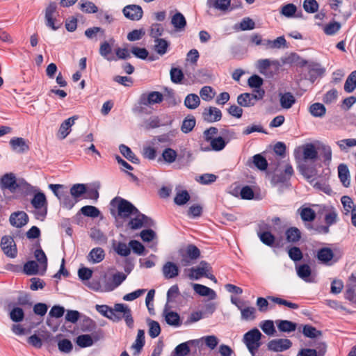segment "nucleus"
<instances>
[{"label":"nucleus","instance_id":"423d86ee","mask_svg":"<svg viewBox=\"0 0 356 356\" xmlns=\"http://www.w3.org/2000/svg\"><path fill=\"white\" fill-rule=\"evenodd\" d=\"M57 15L58 12L56 3H49L45 9V24L48 27L51 28L54 31L57 30L60 26V24H57Z\"/></svg>","mask_w":356,"mask_h":356},{"label":"nucleus","instance_id":"5701e85b","mask_svg":"<svg viewBox=\"0 0 356 356\" xmlns=\"http://www.w3.org/2000/svg\"><path fill=\"white\" fill-rule=\"evenodd\" d=\"M192 286L194 291L201 296H207L210 300H214L216 298V292L213 289L204 285L200 284H192Z\"/></svg>","mask_w":356,"mask_h":356},{"label":"nucleus","instance_id":"4d7b16f0","mask_svg":"<svg viewBox=\"0 0 356 356\" xmlns=\"http://www.w3.org/2000/svg\"><path fill=\"white\" fill-rule=\"evenodd\" d=\"M258 236L261 241L266 245L273 246L275 238L270 232H259Z\"/></svg>","mask_w":356,"mask_h":356},{"label":"nucleus","instance_id":"393cba45","mask_svg":"<svg viewBox=\"0 0 356 356\" xmlns=\"http://www.w3.org/2000/svg\"><path fill=\"white\" fill-rule=\"evenodd\" d=\"M334 257L332 250L329 248H323L317 252V259L323 264L330 265Z\"/></svg>","mask_w":356,"mask_h":356},{"label":"nucleus","instance_id":"6e6d98bb","mask_svg":"<svg viewBox=\"0 0 356 356\" xmlns=\"http://www.w3.org/2000/svg\"><path fill=\"white\" fill-rule=\"evenodd\" d=\"M200 95L204 101L209 102L213 99L216 92L211 86H206L201 88Z\"/></svg>","mask_w":356,"mask_h":356},{"label":"nucleus","instance_id":"0eeeda50","mask_svg":"<svg viewBox=\"0 0 356 356\" xmlns=\"http://www.w3.org/2000/svg\"><path fill=\"white\" fill-rule=\"evenodd\" d=\"M1 247L6 256L10 258H15L17 256V250L12 236H3L1 240Z\"/></svg>","mask_w":356,"mask_h":356},{"label":"nucleus","instance_id":"473e14b6","mask_svg":"<svg viewBox=\"0 0 356 356\" xmlns=\"http://www.w3.org/2000/svg\"><path fill=\"white\" fill-rule=\"evenodd\" d=\"M231 0H208V5L211 8L225 12L230 6Z\"/></svg>","mask_w":356,"mask_h":356},{"label":"nucleus","instance_id":"b1692460","mask_svg":"<svg viewBox=\"0 0 356 356\" xmlns=\"http://www.w3.org/2000/svg\"><path fill=\"white\" fill-rule=\"evenodd\" d=\"M8 308L10 310V318L13 322L19 323L23 321L24 318V312L22 308L14 306L11 302L8 305Z\"/></svg>","mask_w":356,"mask_h":356},{"label":"nucleus","instance_id":"f3484780","mask_svg":"<svg viewBox=\"0 0 356 356\" xmlns=\"http://www.w3.org/2000/svg\"><path fill=\"white\" fill-rule=\"evenodd\" d=\"M302 156L305 161L314 162L318 158V152L312 143H307L302 147Z\"/></svg>","mask_w":356,"mask_h":356},{"label":"nucleus","instance_id":"58836bf2","mask_svg":"<svg viewBox=\"0 0 356 356\" xmlns=\"http://www.w3.org/2000/svg\"><path fill=\"white\" fill-rule=\"evenodd\" d=\"M75 341L80 348L90 347L94 344L92 336L87 334L78 336Z\"/></svg>","mask_w":356,"mask_h":356},{"label":"nucleus","instance_id":"e433bc0d","mask_svg":"<svg viewBox=\"0 0 356 356\" xmlns=\"http://www.w3.org/2000/svg\"><path fill=\"white\" fill-rule=\"evenodd\" d=\"M1 184L3 188L9 189L12 192L15 191L17 187L15 177L12 175H5L1 179Z\"/></svg>","mask_w":356,"mask_h":356},{"label":"nucleus","instance_id":"7c9ffc66","mask_svg":"<svg viewBox=\"0 0 356 356\" xmlns=\"http://www.w3.org/2000/svg\"><path fill=\"white\" fill-rule=\"evenodd\" d=\"M325 211V222L328 226L337 222L338 219V214L336 209L332 207H324Z\"/></svg>","mask_w":356,"mask_h":356},{"label":"nucleus","instance_id":"9b49d317","mask_svg":"<svg viewBox=\"0 0 356 356\" xmlns=\"http://www.w3.org/2000/svg\"><path fill=\"white\" fill-rule=\"evenodd\" d=\"M199 344L200 340H189L181 343L175 347L170 356H187L190 353V346Z\"/></svg>","mask_w":356,"mask_h":356},{"label":"nucleus","instance_id":"a878e982","mask_svg":"<svg viewBox=\"0 0 356 356\" xmlns=\"http://www.w3.org/2000/svg\"><path fill=\"white\" fill-rule=\"evenodd\" d=\"M338 176L345 187H348L350 184V175L348 166L341 163L338 166Z\"/></svg>","mask_w":356,"mask_h":356},{"label":"nucleus","instance_id":"3c124183","mask_svg":"<svg viewBox=\"0 0 356 356\" xmlns=\"http://www.w3.org/2000/svg\"><path fill=\"white\" fill-rule=\"evenodd\" d=\"M147 325L149 327L148 333L152 338L158 337L161 332V327L157 321L148 320Z\"/></svg>","mask_w":356,"mask_h":356},{"label":"nucleus","instance_id":"2eb2a0df","mask_svg":"<svg viewBox=\"0 0 356 356\" xmlns=\"http://www.w3.org/2000/svg\"><path fill=\"white\" fill-rule=\"evenodd\" d=\"M163 99V95L157 91H153L147 94L143 95L140 98V103L145 106H150L161 102Z\"/></svg>","mask_w":356,"mask_h":356},{"label":"nucleus","instance_id":"4468645a","mask_svg":"<svg viewBox=\"0 0 356 356\" xmlns=\"http://www.w3.org/2000/svg\"><path fill=\"white\" fill-rule=\"evenodd\" d=\"M202 118L204 120L208 122H218L221 120L222 112L216 107L209 106L204 108L202 113Z\"/></svg>","mask_w":356,"mask_h":356},{"label":"nucleus","instance_id":"bb28decb","mask_svg":"<svg viewBox=\"0 0 356 356\" xmlns=\"http://www.w3.org/2000/svg\"><path fill=\"white\" fill-rule=\"evenodd\" d=\"M104 257V250L101 248H95L89 252L88 260L92 264H97L103 261Z\"/></svg>","mask_w":356,"mask_h":356},{"label":"nucleus","instance_id":"69168bd1","mask_svg":"<svg viewBox=\"0 0 356 356\" xmlns=\"http://www.w3.org/2000/svg\"><path fill=\"white\" fill-rule=\"evenodd\" d=\"M302 6L308 13H314L318 10V3L316 0H305Z\"/></svg>","mask_w":356,"mask_h":356},{"label":"nucleus","instance_id":"20e7f679","mask_svg":"<svg viewBox=\"0 0 356 356\" xmlns=\"http://www.w3.org/2000/svg\"><path fill=\"white\" fill-rule=\"evenodd\" d=\"M261 337L262 334L257 328L252 329L243 335V342L252 356H255L257 350L260 347Z\"/></svg>","mask_w":356,"mask_h":356},{"label":"nucleus","instance_id":"39448f33","mask_svg":"<svg viewBox=\"0 0 356 356\" xmlns=\"http://www.w3.org/2000/svg\"><path fill=\"white\" fill-rule=\"evenodd\" d=\"M265 94L263 89L254 90V93L245 92L237 97V103L243 107H250L255 104L257 100L261 99Z\"/></svg>","mask_w":356,"mask_h":356},{"label":"nucleus","instance_id":"680f3d73","mask_svg":"<svg viewBox=\"0 0 356 356\" xmlns=\"http://www.w3.org/2000/svg\"><path fill=\"white\" fill-rule=\"evenodd\" d=\"M252 162L254 165L261 170H264L267 168L268 162L266 159L261 154H256L252 157Z\"/></svg>","mask_w":356,"mask_h":356},{"label":"nucleus","instance_id":"6e6552de","mask_svg":"<svg viewBox=\"0 0 356 356\" xmlns=\"http://www.w3.org/2000/svg\"><path fill=\"white\" fill-rule=\"evenodd\" d=\"M122 13L124 17L132 21H138L143 17V10L141 6L130 4L124 7Z\"/></svg>","mask_w":356,"mask_h":356},{"label":"nucleus","instance_id":"e2e57ef3","mask_svg":"<svg viewBox=\"0 0 356 356\" xmlns=\"http://www.w3.org/2000/svg\"><path fill=\"white\" fill-rule=\"evenodd\" d=\"M297 7L296 5L293 3H288L282 7L280 13L286 17H292L294 16Z\"/></svg>","mask_w":356,"mask_h":356},{"label":"nucleus","instance_id":"49530a36","mask_svg":"<svg viewBox=\"0 0 356 356\" xmlns=\"http://www.w3.org/2000/svg\"><path fill=\"white\" fill-rule=\"evenodd\" d=\"M298 211L300 212L301 219L303 221L311 222L313 221L316 218V213L311 208H301Z\"/></svg>","mask_w":356,"mask_h":356},{"label":"nucleus","instance_id":"13d9d810","mask_svg":"<svg viewBox=\"0 0 356 356\" xmlns=\"http://www.w3.org/2000/svg\"><path fill=\"white\" fill-rule=\"evenodd\" d=\"M177 156V152L172 148H166L162 153V157L163 160L168 163H172L175 162Z\"/></svg>","mask_w":356,"mask_h":356},{"label":"nucleus","instance_id":"ea45409f","mask_svg":"<svg viewBox=\"0 0 356 356\" xmlns=\"http://www.w3.org/2000/svg\"><path fill=\"white\" fill-rule=\"evenodd\" d=\"M86 193V186L83 184H75L70 188V194L75 199V202Z\"/></svg>","mask_w":356,"mask_h":356},{"label":"nucleus","instance_id":"f8f14e48","mask_svg":"<svg viewBox=\"0 0 356 356\" xmlns=\"http://www.w3.org/2000/svg\"><path fill=\"white\" fill-rule=\"evenodd\" d=\"M77 119L78 117L76 115H74L64 120L59 127L57 133V137L60 140L65 139L70 133L71 127L75 124V121Z\"/></svg>","mask_w":356,"mask_h":356},{"label":"nucleus","instance_id":"f704fd0d","mask_svg":"<svg viewBox=\"0 0 356 356\" xmlns=\"http://www.w3.org/2000/svg\"><path fill=\"white\" fill-rule=\"evenodd\" d=\"M309 111L315 118H323L326 113V108L323 104L314 103L309 106Z\"/></svg>","mask_w":356,"mask_h":356},{"label":"nucleus","instance_id":"4c0bfd02","mask_svg":"<svg viewBox=\"0 0 356 356\" xmlns=\"http://www.w3.org/2000/svg\"><path fill=\"white\" fill-rule=\"evenodd\" d=\"M145 344V331L138 330L136 339L132 344L131 348L136 350V354H138Z\"/></svg>","mask_w":356,"mask_h":356},{"label":"nucleus","instance_id":"1a4fd4ad","mask_svg":"<svg viewBox=\"0 0 356 356\" xmlns=\"http://www.w3.org/2000/svg\"><path fill=\"white\" fill-rule=\"evenodd\" d=\"M292 346V342L288 339H276L270 340L267 343V348L269 350L273 352H283L289 349Z\"/></svg>","mask_w":356,"mask_h":356},{"label":"nucleus","instance_id":"864d4df0","mask_svg":"<svg viewBox=\"0 0 356 356\" xmlns=\"http://www.w3.org/2000/svg\"><path fill=\"white\" fill-rule=\"evenodd\" d=\"M260 327L268 336L274 335L276 332L273 321L270 320L262 321L260 324Z\"/></svg>","mask_w":356,"mask_h":356},{"label":"nucleus","instance_id":"6ab92c4d","mask_svg":"<svg viewBox=\"0 0 356 356\" xmlns=\"http://www.w3.org/2000/svg\"><path fill=\"white\" fill-rule=\"evenodd\" d=\"M297 275L300 278L307 282H314V277L312 275V270L308 264H302L296 266Z\"/></svg>","mask_w":356,"mask_h":356},{"label":"nucleus","instance_id":"a211bd4d","mask_svg":"<svg viewBox=\"0 0 356 356\" xmlns=\"http://www.w3.org/2000/svg\"><path fill=\"white\" fill-rule=\"evenodd\" d=\"M243 321H253L256 318L257 310L255 307L248 305V302H244L241 307H238Z\"/></svg>","mask_w":356,"mask_h":356},{"label":"nucleus","instance_id":"603ef678","mask_svg":"<svg viewBox=\"0 0 356 356\" xmlns=\"http://www.w3.org/2000/svg\"><path fill=\"white\" fill-rule=\"evenodd\" d=\"M184 253H186L191 259L193 261L197 259L200 256V250L194 245H188L184 249H181Z\"/></svg>","mask_w":356,"mask_h":356},{"label":"nucleus","instance_id":"5fc2aeb1","mask_svg":"<svg viewBox=\"0 0 356 356\" xmlns=\"http://www.w3.org/2000/svg\"><path fill=\"white\" fill-rule=\"evenodd\" d=\"M302 333L309 338H318L322 335V332L320 330L309 325H306L303 327Z\"/></svg>","mask_w":356,"mask_h":356},{"label":"nucleus","instance_id":"c756f323","mask_svg":"<svg viewBox=\"0 0 356 356\" xmlns=\"http://www.w3.org/2000/svg\"><path fill=\"white\" fill-rule=\"evenodd\" d=\"M275 323L278 330L283 332L295 331L297 327L296 323L287 320H277Z\"/></svg>","mask_w":356,"mask_h":356},{"label":"nucleus","instance_id":"cd10ccee","mask_svg":"<svg viewBox=\"0 0 356 356\" xmlns=\"http://www.w3.org/2000/svg\"><path fill=\"white\" fill-rule=\"evenodd\" d=\"M307 67L309 79L312 82H314L317 77L322 76L325 72L321 65L316 63H309Z\"/></svg>","mask_w":356,"mask_h":356},{"label":"nucleus","instance_id":"4be33fe9","mask_svg":"<svg viewBox=\"0 0 356 356\" xmlns=\"http://www.w3.org/2000/svg\"><path fill=\"white\" fill-rule=\"evenodd\" d=\"M171 24L177 32H181L185 30L186 26V20L185 17L179 12L176 13L171 18Z\"/></svg>","mask_w":356,"mask_h":356},{"label":"nucleus","instance_id":"338daca9","mask_svg":"<svg viewBox=\"0 0 356 356\" xmlns=\"http://www.w3.org/2000/svg\"><path fill=\"white\" fill-rule=\"evenodd\" d=\"M81 213L85 216L97 218L99 215V211L93 206H84L81 209Z\"/></svg>","mask_w":356,"mask_h":356},{"label":"nucleus","instance_id":"2f4dec72","mask_svg":"<svg viewBox=\"0 0 356 356\" xmlns=\"http://www.w3.org/2000/svg\"><path fill=\"white\" fill-rule=\"evenodd\" d=\"M170 42L163 38L154 40V49L160 56H163L168 51Z\"/></svg>","mask_w":356,"mask_h":356},{"label":"nucleus","instance_id":"0e129e2a","mask_svg":"<svg viewBox=\"0 0 356 356\" xmlns=\"http://www.w3.org/2000/svg\"><path fill=\"white\" fill-rule=\"evenodd\" d=\"M171 81L175 83H179L184 79V74L181 69L172 67L170 72Z\"/></svg>","mask_w":356,"mask_h":356},{"label":"nucleus","instance_id":"79ce46f5","mask_svg":"<svg viewBox=\"0 0 356 356\" xmlns=\"http://www.w3.org/2000/svg\"><path fill=\"white\" fill-rule=\"evenodd\" d=\"M177 190V193L174 202L177 205H184L190 200V195L186 190Z\"/></svg>","mask_w":356,"mask_h":356},{"label":"nucleus","instance_id":"de8ad7c7","mask_svg":"<svg viewBox=\"0 0 356 356\" xmlns=\"http://www.w3.org/2000/svg\"><path fill=\"white\" fill-rule=\"evenodd\" d=\"M96 328V323L91 318L83 316L81 322V329L83 332H89L93 331Z\"/></svg>","mask_w":356,"mask_h":356},{"label":"nucleus","instance_id":"c03bdc74","mask_svg":"<svg viewBox=\"0 0 356 356\" xmlns=\"http://www.w3.org/2000/svg\"><path fill=\"white\" fill-rule=\"evenodd\" d=\"M120 153L129 161L134 163H138L139 159L134 154L131 149L125 145H120L119 147Z\"/></svg>","mask_w":356,"mask_h":356},{"label":"nucleus","instance_id":"f257e3e1","mask_svg":"<svg viewBox=\"0 0 356 356\" xmlns=\"http://www.w3.org/2000/svg\"><path fill=\"white\" fill-rule=\"evenodd\" d=\"M110 204L111 213L114 216L116 211L118 216L122 218H127L138 213V210L131 202L120 197L113 199Z\"/></svg>","mask_w":356,"mask_h":356},{"label":"nucleus","instance_id":"aec40b11","mask_svg":"<svg viewBox=\"0 0 356 356\" xmlns=\"http://www.w3.org/2000/svg\"><path fill=\"white\" fill-rule=\"evenodd\" d=\"M28 216L24 211H18L12 213L10 216V224L16 227H22L28 222Z\"/></svg>","mask_w":356,"mask_h":356},{"label":"nucleus","instance_id":"412c9836","mask_svg":"<svg viewBox=\"0 0 356 356\" xmlns=\"http://www.w3.org/2000/svg\"><path fill=\"white\" fill-rule=\"evenodd\" d=\"M179 272L178 266L171 261L166 262L162 268L163 275L166 279H173L179 275Z\"/></svg>","mask_w":356,"mask_h":356},{"label":"nucleus","instance_id":"7ed1b4c3","mask_svg":"<svg viewBox=\"0 0 356 356\" xmlns=\"http://www.w3.org/2000/svg\"><path fill=\"white\" fill-rule=\"evenodd\" d=\"M114 322H118L124 318L128 327H132L134 320L130 308L124 304H115L108 318Z\"/></svg>","mask_w":356,"mask_h":356},{"label":"nucleus","instance_id":"09e8293b","mask_svg":"<svg viewBox=\"0 0 356 356\" xmlns=\"http://www.w3.org/2000/svg\"><path fill=\"white\" fill-rule=\"evenodd\" d=\"M80 9L86 13H95L98 11V8L95 6V4L89 1H83L81 0L79 2Z\"/></svg>","mask_w":356,"mask_h":356},{"label":"nucleus","instance_id":"9d476101","mask_svg":"<svg viewBox=\"0 0 356 356\" xmlns=\"http://www.w3.org/2000/svg\"><path fill=\"white\" fill-rule=\"evenodd\" d=\"M134 216V217L129 222V225L132 229H137L143 226L150 227L154 225L152 219L140 213L139 211Z\"/></svg>","mask_w":356,"mask_h":356},{"label":"nucleus","instance_id":"8fccbe9b","mask_svg":"<svg viewBox=\"0 0 356 356\" xmlns=\"http://www.w3.org/2000/svg\"><path fill=\"white\" fill-rule=\"evenodd\" d=\"M198 340H200V343L204 342L211 350L215 349L219 343V339L214 335L205 336Z\"/></svg>","mask_w":356,"mask_h":356},{"label":"nucleus","instance_id":"37998d69","mask_svg":"<svg viewBox=\"0 0 356 356\" xmlns=\"http://www.w3.org/2000/svg\"><path fill=\"white\" fill-rule=\"evenodd\" d=\"M200 104V99L198 95L195 94L188 95L184 99V105L189 109H195Z\"/></svg>","mask_w":356,"mask_h":356},{"label":"nucleus","instance_id":"72a5a7b5","mask_svg":"<svg viewBox=\"0 0 356 356\" xmlns=\"http://www.w3.org/2000/svg\"><path fill=\"white\" fill-rule=\"evenodd\" d=\"M286 241L289 243H297L301 238V232L296 227H291L286 230Z\"/></svg>","mask_w":356,"mask_h":356},{"label":"nucleus","instance_id":"a18cd8bd","mask_svg":"<svg viewBox=\"0 0 356 356\" xmlns=\"http://www.w3.org/2000/svg\"><path fill=\"white\" fill-rule=\"evenodd\" d=\"M356 88V70L352 72L348 76L345 84L344 90L347 92H352Z\"/></svg>","mask_w":356,"mask_h":356},{"label":"nucleus","instance_id":"052dcab7","mask_svg":"<svg viewBox=\"0 0 356 356\" xmlns=\"http://www.w3.org/2000/svg\"><path fill=\"white\" fill-rule=\"evenodd\" d=\"M90 236L97 243H105L107 240L106 236L98 229H92Z\"/></svg>","mask_w":356,"mask_h":356},{"label":"nucleus","instance_id":"c9c22d12","mask_svg":"<svg viewBox=\"0 0 356 356\" xmlns=\"http://www.w3.org/2000/svg\"><path fill=\"white\" fill-rule=\"evenodd\" d=\"M165 320L169 325L175 327H179L181 325V321L179 315L175 312H165Z\"/></svg>","mask_w":356,"mask_h":356},{"label":"nucleus","instance_id":"c85d7f7f","mask_svg":"<svg viewBox=\"0 0 356 356\" xmlns=\"http://www.w3.org/2000/svg\"><path fill=\"white\" fill-rule=\"evenodd\" d=\"M280 102L283 108L289 109L295 104L296 99L291 92L280 93Z\"/></svg>","mask_w":356,"mask_h":356},{"label":"nucleus","instance_id":"774afa93","mask_svg":"<svg viewBox=\"0 0 356 356\" xmlns=\"http://www.w3.org/2000/svg\"><path fill=\"white\" fill-rule=\"evenodd\" d=\"M209 143L211 149L214 151H220L223 149L226 145L225 140L220 136L214 138Z\"/></svg>","mask_w":356,"mask_h":356},{"label":"nucleus","instance_id":"f03ea898","mask_svg":"<svg viewBox=\"0 0 356 356\" xmlns=\"http://www.w3.org/2000/svg\"><path fill=\"white\" fill-rule=\"evenodd\" d=\"M212 268L211 265L205 261H202L198 266L184 270V276L191 280H197L202 277H205L214 282H217L215 276L211 273Z\"/></svg>","mask_w":356,"mask_h":356},{"label":"nucleus","instance_id":"dca6fc26","mask_svg":"<svg viewBox=\"0 0 356 356\" xmlns=\"http://www.w3.org/2000/svg\"><path fill=\"white\" fill-rule=\"evenodd\" d=\"M9 143L12 149L17 153H24L29 149L26 140L21 137H14L11 138Z\"/></svg>","mask_w":356,"mask_h":356},{"label":"nucleus","instance_id":"ddd939ff","mask_svg":"<svg viewBox=\"0 0 356 356\" xmlns=\"http://www.w3.org/2000/svg\"><path fill=\"white\" fill-rule=\"evenodd\" d=\"M31 204L33 207L36 209H40L44 208V211H41L38 215V218L44 217L47 213V199L45 195L43 193H38L35 194L33 198L31 200Z\"/></svg>","mask_w":356,"mask_h":356},{"label":"nucleus","instance_id":"a19ab883","mask_svg":"<svg viewBox=\"0 0 356 356\" xmlns=\"http://www.w3.org/2000/svg\"><path fill=\"white\" fill-rule=\"evenodd\" d=\"M195 118L193 115H188L183 120L181 130L184 134L191 132L195 126Z\"/></svg>","mask_w":356,"mask_h":356},{"label":"nucleus","instance_id":"bf43d9fd","mask_svg":"<svg viewBox=\"0 0 356 356\" xmlns=\"http://www.w3.org/2000/svg\"><path fill=\"white\" fill-rule=\"evenodd\" d=\"M164 32V29L161 24H152L150 30H149V35L154 38V40L160 39L161 37Z\"/></svg>","mask_w":356,"mask_h":356}]
</instances>
